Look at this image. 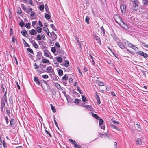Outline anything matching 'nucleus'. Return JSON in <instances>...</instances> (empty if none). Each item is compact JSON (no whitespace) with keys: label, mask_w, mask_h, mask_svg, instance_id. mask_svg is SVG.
Segmentation results:
<instances>
[{"label":"nucleus","mask_w":148,"mask_h":148,"mask_svg":"<svg viewBox=\"0 0 148 148\" xmlns=\"http://www.w3.org/2000/svg\"><path fill=\"white\" fill-rule=\"evenodd\" d=\"M132 9L137 11L140 8V4L138 1H132Z\"/></svg>","instance_id":"nucleus-1"},{"label":"nucleus","mask_w":148,"mask_h":148,"mask_svg":"<svg viewBox=\"0 0 148 148\" xmlns=\"http://www.w3.org/2000/svg\"><path fill=\"white\" fill-rule=\"evenodd\" d=\"M117 44L118 46L119 47L122 49H125L126 50L129 52V53H132V52L130 51L122 43L121 41L120 42H117Z\"/></svg>","instance_id":"nucleus-2"},{"label":"nucleus","mask_w":148,"mask_h":148,"mask_svg":"<svg viewBox=\"0 0 148 148\" xmlns=\"http://www.w3.org/2000/svg\"><path fill=\"white\" fill-rule=\"evenodd\" d=\"M5 101H3V99L2 98L1 105V109L2 112H4L5 109Z\"/></svg>","instance_id":"nucleus-3"},{"label":"nucleus","mask_w":148,"mask_h":148,"mask_svg":"<svg viewBox=\"0 0 148 148\" xmlns=\"http://www.w3.org/2000/svg\"><path fill=\"white\" fill-rule=\"evenodd\" d=\"M94 39L95 40V43H97L99 45H101V40L99 37L96 36V35L94 36Z\"/></svg>","instance_id":"nucleus-4"},{"label":"nucleus","mask_w":148,"mask_h":148,"mask_svg":"<svg viewBox=\"0 0 148 148\" xmlns=\"http://www.w3.org/2000/svg\"><path fill=\"white\" fill-rule=\"evenodd\" d=\"M44 52V56L46 57H49L50 58H51L52 56L51 55V54L49 51L47 49H44L43 50Z\"/></svg>","instance_id":"nucleus-5"},{"label":"nucleus","mask_w":148,"mask_h":148,"mask_svg":"<svg viewBox=\"0 0 148 148\" xmlns=\"http://www.w3.org/2000/svg\"><path fill=\"white\" fill-rule=\"evenodd\" d=\"M84 107H86V109L88 111H90L89 114L92 116V108L91 106L89 105H86Z\"/></svg>","instance_id":"nucleus-6"},{"label":"nucleus","mask_w":148,"mask_h":148,"mask_svg":"<svg viewBox=\"0 0 148 148\" xmlns=\"http://www.w3.org/2000/svg\"><path fill=\"white\" fill-rule=\"evenodd\" d=\"M95 98L97 100V101L96 103L98 105L101 103V101L100 99V97L98 95L97 92L95 93Z\"/></svg>","instance_id":"nucleus-7"},{"label":"nucleus","mask_w":148,"mask_h":148,"mask_svg":"<svg viewBox=\"0 0 148 148\" xmlns=\"http://www.w3.org/2000/svg\"><path fill=\"white\" fill-rule=\"evenodd\" d=\"M137 54L140 55L145 58L148 57L147 54L141 51H138V52H137Z\"/></svg>","instance_id":"nucleus-8"},{"label":"nucleus","mask_w":148,"mask_h":148,"mask_svg":"<svg viewBox=\"0 0 148 148\" xmlns=\"http://www.w3.org/2000/svg\"><path fill=\"white\" fill-rule=\"evenodd\" d=\"M113 18L115 21L116 22L118 23H119L117 21V20H120V21L122 20V18H121L120 16L117 14H114L113 16Z\"/></svg>","instance_id":"nucleus-9"},{"label":"nucleus","mask_w":148,"mask_h":148,"mask_svg":"<svg viewBox=\"0 0 148 148\" xmlns=\"http://www.w3.org/2000/svg\"><path fill=\"white\" fill-rule=\"evenodd\" d=\"M126 7L124 4H122L120 6L121 10L122 13H124L126 10Z\"/></svg>","instance_id":"nucleus-10"},{"label":"nucleus","mask_w":148,"mask_h":148,"mask_svg":"<svg viewBox=\"0 0 148 148\" xmlns=\"http://www.w3.org/2000/svg\"><path fill=\"white\" fill-rule=\"evenodd\" d=\"M49 75L51 76L52 79L55 81L58 80L57 79V77H58L55 74L53 73L49 74Z\"/></svg>","instance_id":"nucleus-11"},{"label":"nucleus","mask_w":148,"mask_h":148,"mask_svg":"<svg viewBox=\"0 0 148 148\" xmlns=\"http://www.w3.org/2000/svg\"><path fill=\"white\" fill-rule=\"evenodd\" d=\"M50 37H51L52 36H53L52 38L53 40H56L57 38V35L53 31H52L51 33H50Z\"/></svg>","instance_id":"nucleus-12"},{"label":"nucleus","mask_w":148,"mask_h":148,"mask_svg":"<svg viewBox=\"0 0 148 148\" xmlns=\"http://www.w3.org/2000/svg\"><path fill=\"white\" fill-rule=\"evenodd\" d=\"M122 28L125 29H127L128 28V27L127 24L125 23H118Z\"/></svg>","instance_id":"nucleus-13"},{"label":"nucleus","mask_w":148,"mask_h":148,"mask_svg":"<svg viewBox=\"0 0 148 148\" xmlns=\"http://www.w3.org/2000/svg\"><path fill=\"white\" fill-rule=\"evenodd\" d=\"M37 57L38 59L40 60L42 58H43L41 53L40 52H37Z\"/></svg>","instance_id":"nucleus-14"},{"label":"nucleus","mask_w":148,"mask_h":148,"mask_svg":"<svg viewBox=\"0 0 148 148\" xmlns=\"http://www.w3.org/2000/svg\"><path fill=\"white\" fill-rule=\"evenodd\" d=\"M14 123H15V122H14V119L12 118L10 121V127H13V128L14 127Z\"/></svg>","instance_id":"nucleus-15"},{"label":"nucleus","mask_w":148,"mask_h":148,"mask_svg":"<svg viewBox=\"0 0 148 148\" xmlns=\"http://www.w3.org/2000/svg\"><path fill=\"white\" fill-rule=\"evenodd\" d=\"M7 90H6V91L5 92L4 96L3 97V101H5V103H7V98L6 96V94L7 93Z\"/></svg>","instance_id":"nucleus-16"},{"label":"nucleus","mask_w":148,"mask_h":148,"mask_svg":"<svg viewBox=\"0 0 148 148\" xmlns=\"http://www.w3.org/2000/svg\"><path fill=\"white\" fill-rule=\"evenodd\" d=\"M46 69L48 73H53V70L51 66L47 67Z\"/></svg>","instance_id":"nucleus-17"},{"label":"nucleus","mask_w":148,"mask_h":148,"mask_svg":"<svg viewBox=\"0 0 148 148\" xmlns=\"http://www.w3.org/2000/svg\"><path fill=\"white\" fill-rule=\"evenodd\" d=\"M110 126L112 128H114V129H116L117 130H118L119 131H121L120 129H119L116 125H115L112 124H111V123L110 124Z\"/></svg>","instance_id":"nucleus-18"},{"label":"nucleus","mask_w":148,"mask_h":148,"mask_svg":"<svg viewBox=\"0 0 148 148\" xmlns=\"http://www.w3.org/2000/svg\"><path fill=\"white\" fill-rule=\"evenodd\" d=\"M34 80L38 85H39L40 84V82L39 81L38 77L36 76L34 77Z\"/></svg>","instance_id":"nucleus-19"},{"label":"nucleus","mask_w":148,"mask_h":148,"mask_svg":"<svg viewBox=\"0 0 148 148\" xmlns=\"http://www.w3.org/2000/svg\"><path fill=\"white\" fill-rule=\"evenodd\" d=\"M57 70L58 75L60 76H62L63 75V71L62 70L60 69L59 68H57Z\"/></svg>","instance_id":"nucleus-20"},{"label":"nucleus","mask_w":148,"mask_h":148,"mask_svg":"<svg viewBox=\"0 0 148 148\" xmlns=\"http://www.w3.org/2000/svg\"><path fill=\"white\" fill-rule=\"evenodd\" d=\"M42 62L43 63H47L48 64H50V63L49 61L45 58H43L42 59Z\"/></svg>","instance_id":"nucleus-21"},{"label":"nucleus","mask_w":148,"mask_h":148,"mask_svg":"<svg viewBox=\"0 0 148 148\" xmlns=\"http://www.w3.org/2000/svg\"><path fill=\"white\" fill-rule=\"evenodd\" d=\"M56 49L58 53H59L60 54V55L63 54L64 51L62 50L60 48L59 49Z\"/></svg>","instance_id":"nucleus-22"},{"label":"nucleus","mask_w":148,"mask_h":148,"mask_svg":"<svg viewBox=\"0 0 148 148\" xmlns=\"http://www.w3.org/2000/svg\"><path fill=\"white\" fill-rule=\"evenodd\" d=\"M95 82L96 83L98 84L100 86H104V83L101 82L99 80H96Z\"/></svg>","instance_id":"nucleus-23"},{"label":"nucleus","mask_w":148,"mask_h":148,"mask_svg":"<svg viewBox=\"0 0 148 148\" xmlns=\"http://www.w3.org/2000/svg\"><path fill=\"white\" fill-rule=\"evenodd\" d=\"M29 32L30 34L31 35H34L36 34V32L35 29H32L29 30Z\"/></svg>","instance_id":"nucleus-24"},{"label":"nucleus","mask_w":148,"mask_h":148,"mask_svg":"<svg viewBox=\"0 0 148 148\" xmlns=\"http://www.w3.org/2000/svg\"><path fill=\"white\" fill-rule=\"evenodd\" d=\"M136 144L137 145H140L141 144H142V141L141 139L138 138L136 140Z\"/></svg>","instance_id":"nucleus-25"},{"label":"nucleus","mask_w":148,"mask_h":148,"mask_svg":"<svg viewBox=\"0 0 148 148\" xmlns=\"http://www.w3.org/2000/svg\"><path fill=\"white\" fill-rule=\"evenodd\" d=\"M43 41H40L38 42V44L41 45V47L42 49H44L46 48V47L43 44Z\"/></svg>","instance_id":"nucleus-26"},{"label":"nucleus","mask_w":148,"mask_h":148,"mask_svg":"<svg viewBox=\"0 0 148 148\" xmlns=\"http://www.w3.org/2000/svg\"><path fill=\"white\" fill-rule=\"evenodd\" d=\"M56 59L57 60V61L59 62L60 63H61L63 60V59L62 58L60 57H56Z\"/></svg>","instance_id":"nucleus-27"},{"label":"nucleus","mask_w":148,"mask_h":148,"mask_svg":"<svg viewBox=\"0 0 148 148\" xmlns=\"http://www.w3.org/2000/svg\"><path fill=\"white\" fill-rule=\"evenodd\" d=\"M21 33L24 36H26V34H27V32L25 30L21 31Z\"/></svg>","instance_id":"nucleus-28"},{"label":"nucleus","mask_w":148,"mask_h":148,"mask_svg":"<svg viewBox=\"0 0 148 148\" xmlns=\"http://www.w3.org/2000/svg\"><path fill=\"white\" fill-rule=\"evenodd\" d=\"M31 23H27L25 25V27L28 29L30 28Z\"/></svg>","instance_id":"nucleus-29"},{"label":"nucleus","mask_w":148,"mask_h":148,"mask_svg":"<svg viewBox=\"0 0 148 148\" xmlns=\"http://www.w3.org/2000/svg\"><path fill=\"white\" fill-rule=\"evenodd\" d=\"M68 77L66 75H65L62 78L61 80L62 81L64 82V80H65V81L66 80H67L68 79Z\"/></svg>","instance_id":"nucleus-30"},{"label":"nucleus","mask_w":148,"mask_h":148,"mask_svg":"<svg viewBox=\"0 0 148 148\" xmlns=\"http://www.w3.org/2000/svg\"><path fill=\"white\" fill-rule=\"evenodd\" d=\"M9 101L11 104L12 105L13 104V97L12 96H10L9 97Z\"/></svg>","instance_id":"nucleus-31"},{"label":"nucleus","mask_w":148,"mask_h":148,"mask_svg":"<svg viewBox=\"0 0 148 148\" xmlns=\"http://www.w3.org/2000/svg\"><path fill=\"white\" fill-rule=\"evenodd\" d=\"M51 109L53 113H55L56 112V109L55 108V106H53L52 104H50Z\"/></svg>","instance_id":"nucleus-32"},{"label":"nucleus","mask_w":148,"mask_h":148,"mask_svg":"<svg viewBox=\"0 0 148 148\" xmlns=\"http://www.w3.org/2000/svg\"><path fill=\"white\" fill-rule=\"evenodd\" d=\"M69 66V61L66 60H65V62L64 63V66L66 67H68Z\"/></svg>","instance_id":"nucleus-33"},{"label":"nucleus","mask_w":148,"mask_h":148,"mask_svg":"<svg viewBox=\"0 0 148 148\" xmlns=\"http://www.w3.org/2000/svg\"><path fill=\"white\" fill-rule=\"evenodd\" d=\"M45 18L47 19H49L51 18V16L49 14H47L46 13H45Z\"/></svg>","instance_id":"nucleus-34"},{"label":"nucleus","mask_w":148,"mask_h":148,"mask_svg":"<svg viewBox=\"0 0 148 148\" xmlns=\"http://www.w3.org/2000/svg\"><path fill=\"white\" fill-rule=\"evenodd\" d=\"M143 5L145 7L148 5V1H143Z\"/></svg>","instance_id":"nucleus-35"},{"label":"nucleus","mask_w":148,"mask_h":148,"mask_svg":"<svg viewBox=\"0 0 148 148\" xmlns=\"http://www.w3.org/2000/svg\"><path fill=\"white\" fill-rule=\"evenodd\" d=\"M42 30V29L39 26L37 27L36 28V31L38 33H41Z\"/></svg>","instance_id":"nucleus-36"},{"label":"nucleus","mask_w":148,"mask_h":148,"mask_svg":"<svg viewBox=\"0 0 148 148\" xmlns=\"http://www.w3.org/2000/svg\"><path fill=\"white\" fill-rule=\"evenodd\" d=\"M32 10V9L31 8H27L26 11H25L28 14H29L30 12H31Z\"/></svg>","instance_id":"nucleus-37"},{"label":"nucleus","mask_w":148,"mask_h":148,"mask_svg":"<svg viewBox=\"0 0 148 148\" xmlns=\"http://www.w3.org/2000/svg\"><path fill=\"white\" fill-rule=\"evenodd\" d=\"M93 117L98 120H99V119L101 118L97 114L94 113H93Z\"/></svg>","instance_id":"nucleus-38"},{"label":"nucleus","mask_w":148,"mask_h":148,"mask_svg":"<svg viewBox=\"0 0 148 148\" xmlns=\"http://www.w3.org/2000/svg\"><path fill=\"white\" fill-rule=\"evenodd\" d=\"M99 125H101L102 124H103L104 121L103 119L101 118L99 119Z\"/></svg>","instance_id":"nucleus-39"},{"label":"nucleus","mask_w":148,"mask_h":148,"mask_svg":"<svg viewBox=\"0 0 148 148\" xmlns=\"http://www.w3.org/2000/svg\"><path fill=\"white\" fill-rule=\"evenodd\" d=\"M22 40L23 41V43H24L26 47H30L29 45L26 42L24 39H23Z\"/></svg>","instance_id":"nucleus-40"},{"label":"nucleus","mask_w":148,"mask_h":148,"mask_svg":"<svg viewBox=\"0 0 148 148\" xmlns=\"http://www.w3.org/2000/svg\"><path fill=\"white\" fill-rule=\"evenodd\" d=\"M36 40H40L41 39V36L40 34H38L36 38Z\"/></svg>","instance_id":"nucleus-41"},{"label":"nucleus","mask_w":148,"mask_h":148,"mask_svg":"<svg viewBox=\"0 0 148 148\" xmlns=\"http://www.w3.org/2000/svg\"><path fill=\"white\" fill-rule=\"evenodd\" d=\"M24 22L23 20H22L19 23V25L21 27H23L24 26Z\"/></svg>","instance_id":"nucleus-42"},{"label":"nucleus","mask_w":148,"mask_h":148,"mask_svg":"<svg viewBox=\"0 0 148 148\" xmlns=\"http://www.w3.org/2000/svg\"><path fill=\"white\" fill-rule=\"evenodd\" d=\"M50 26L52 28V29H53V30L55 31H57V29L53 24H51L50 25Z\"/></svg>","instance_id":"nucleus-43"},{"label":"nucleus","mask_w":148,"mask_h":148,"mask_svg":"<svg viewBox=\"0 0 148 148\" xmlns=\"http://www.w3.org/2000/svg\"><path fill=\"white\" fill-rule=\"evenodd\" d=\"M55 85L57 87V88H58V89H60V88L62 90V89L61 87V86H60V85L58 83H55Z\"/></svg>","instance_id":"nucleus-44"},{"label":"nucleus","mask_w":148,"mask_h":148,"mask_svg":"<svg viewBox=\"0 0 148 148\" xmlns=\"http://www.w3.org/2000/svg\"><path fill=\"white\" fill-rule=\"evenodd\" d=\"M69 140L72 144H73L74 145L76 143V142L75 140H73L71 139H70Z\"/></svg>","instance_id":"nucleus-45"},{"label":"nucleus","mask_w":148,"mask_h":148,"mask_svg":"<svg viewBox=\"0 0 148 148\" xmlns=\"http://www.w3.org/2000/svg\"><path fill=\"white\" fill-rule=\"evenodd\" d=\"M27 49L28 51L30 53H31L33 54H34L33 51L31 48H27Z\"/></svg>","instance_id":"nucleus-46"},{"label":"nucleus","mask_w":148,"mask_h":148,"mask_svg":"<svg viewBox=\"0 0 148 148\" xmlns=\"http://www.w3.org/2000/svg\"><path fill=\"white\" fill-rule=\"evenodd\" d=\"M82 100L83 102H86L87 101L86 98V97L84 95H82Z\"/></svg>","instance_id":"nucleus-47"},{"label":"nucleus","mask_w":148,"mask_h":148,"mask_svg":"<svg viewBox=\"0 0 148 148\" xmlns=\"http://www.w3.org/2000/svg\"><path fill=\"white\" fill-rule=\"evenodd\" d=\"M51 51L53 53H55L56 51V49L55 47H52L51 48Z\"/></svg>","instance_id":"nucleus-48"},{"label":"nucleus","mask_w":148,"mask_h":148,"mask_svg":"<svg viewBox=\"0 0 148 148\" xmlns=\"http://www.w3.org/2000/svg\"><path fill=\"white\" fill-rule=\"evenodd\" d=\"M49 44L51 46H53L54 45V42L53 40L50 39L49 40Z\"/></svg>","instance_id":"nucleus-49"},{"label":"nucleus","mask_w":148,"mask_h":148,"mask_svg":"<svg viewBox=\"0 0 148 148\" xmlns=\"http://www.w3.org/2000/svg\"><path fill=\"white\" fill-rule=\"evenodd\" d=\"M39 8L40 10H43L44 8V6L43 5H41L40 6Z\"/></svg>","instance_id":"nucleus-50"},{"label":"nucleus","mask_w":148,"mask_h":148,"mask_svg":"<svg viewBox=\"0 0 148 148\" xmlns=\"http://www.w3.org/2000/svg\"><path fill=\"white\" fill-rule=\"evenodd\" d=\"M90 18L88 16H86L85 18V21L88 24H89V20Z\"/></svg>","instance_id":"nucleus-51"},{"label":"nucleus","mask_w":148,"mask_h":148,"mask_svg":"<svg viewBox=\"0 0 148 148\" xmlns=\"http://www.w3.org/2000/svg\"><path fill=\"white\" fill-rule=\"evenodd\" d=\"M77 90L79 91V92L81 94H82L83 93L82 92L81 90L80 89V88L78 86H77Z\"/></svg>","instance_id":"nucleus-52"},{"label":"nucleus","mask_w":148,"mask_h":148,"mask_svg":"<svg viewBox=\"0 0 148 148\" xmlns=\"http://www.w3.org/2000/svg\"><path fill=\"white\" fill-rule=\"evenodd\" d=\"M81 101V100L78 99L76 98L75 99V101L74 102V103H78L80 101Z\"/></svg>","instance_id":"nucleus-53"},{"label":"nucleus","mask_w":148,"mask_h":148,"mask_svg":"<svg viewBox=\"0 0 148 148\" xmlns=\"http://www.w3.org/2000/svg\"><path fill=\"white\" fill-rule=\"evenodd\" d=\"M54 123H55L57 127L59 129V127L57 123L56 120V118L55 117H54Z\"/></svg>","instance_id":"nucleus-54"},{"label":"nucleus","mask_w":148,"mask_h":148,"mask_svg":"<svg viewBox=\"0 0 148 148\" xmlns=\"http://www.w3.org/2000/svg\"><path fill=\"white\" fill-rule=\"evenodd\" d=\"M111 120L113 122L114 124L118 125L119 123V121H116L115 120H112V119H111Z\"/></svg>","instance_id":"nucleus-55"},{"label":"nucleus","mask_w":148,"mask_h":148,"mask_svg":"<svg viewBox=\"0 0 148 148\" xmlns=\"http://www.w3.org/2000/svg\"><path fill=\"white\" fill-rule=\"evenodd\" d=\"M42 77L44 79H46L49 78V76L45 74L42 75Z\"/></svg>","instance_id":"nucleus-56"},{"label":"nucleus","mask_w":148,"mask_h":148,"mask_svg":"<svg viewBox=\"0 0 148 148\" xmlns=\"http://www.w3.org/2000/svg\"><path fill=\"white\" fill-rule=\"evenodd\" d=\"M55 45L56 46V47H57V49H59L60 48V46L58 42H56L55 43Z\"/></svg>","instance_id":"nucleus-57"},{"label":"nucleus","mask_w":148,"mask_h":148,"mask_svg":"<svg viewBox=\"0 0 148 148\" xmlns=\"http://www.w3.org/2000/svg\"><path fill=\"white\" fill-rule=\"evenodd\" d=\"M1 88L2 89V92H3V93H4V91H5V88L4 87L3 84H1Z\"/></svg>","instance_id":"nucleus-58"},{"label":"nucleus","mask_w":148,"mask_h":148,"mask_svg":"<svg viewBox=\"0 0 148 148\" xmlns=\"http://www.w3.org/2000/svg\"><path fill=\"white\" fill-rule=\"evenodd\" d=\"M75 148H81L80 145L77 144L76 143L74 145Z\"/></svg>","instance_id":"nucleus-59"},{"label":"nucleus","mask_w":148,"mask_h":148,"mask_svg":"<svg viewBox=\"0 0 148 148\" xmlns=\"http://www.w3.org/2000/svg\"><path fill=\"white\" fill-rule=\"evenodd\" d=\"M13 58H14V59L15 60V61H16V64L17 65H18V60H17L16 58L15 57V55H14V56H13Z\"/></svg>","instance_id":"nucleus-60"},{"label":"nucleus","mask_w":148,"mask_h":148,"mask_svg":"<svg viewBox=\"0 0 148 148\" xmlns=\"http://www.w3.org/2000/svg\"><path fill=\"white\" fill-rule=\"evenodd\" d=\"M99 126L100 127H101V128L103 130H105V126L104 125V124H102V125H99Z\"/></svg>","instance_id":"nucleus-61"},{"label":"nucleus","mask_w":148,"mask_h":148,"mask_svg":"<svg viewBox=\"0 0 148 148\" xmlns=\"http://www.w3.org/2000/svg\"><path fill=\"white\" fill-rule=\"evenodd\" d=\"M36 21H32V25L34 28H35V26L36 25Z\"/></svg>","instance_id":"nucleus-62"},{"label":"nucleus","mask_w":148,"mask_h":148,"mask_svg":"<svg viewBox=\"0 0 148 148\" xmlns=\"http://www.w3.org/2000/svg\"><path fill=\"white\" fill-rule=\"evenodd\" d=\"M34 47L36 49H37L38 47V45L36 43L34 44V45H33Z\"/></svg>","instance_id":"nucleus-63"},{"label":"nucleus","mask_w":148,"mask_h":148,"mask_svg":"<svg viewBox=\"0 0 148 148\" xmlns=\"http://www.w3.org/2000/svg\"><path fill=\"white\" fill-rule=\"evenodd\" d=\"M29 40L30 42L33 45H34V44L35 43H36V42L35 41V40H33L32 39H31Z\"/></svg>","instance_id":"nucleus-64"}]
</instances>
